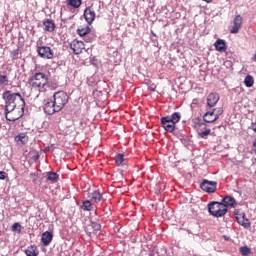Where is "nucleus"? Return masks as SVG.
Here are the masks:
<instances>
[{"instance_id": "nucleus-27", "label": "nucleus", "mask_w": 256, "mask_h": 256, "mask_svg": "<svg viewBox=\"0 0 256 256\" xmlns=\"http://www.w3.org/2000/svg\"><path fill=\"white\" fill-rule=\"evenodd\" d=\"M81 209L83 211H93V204L91 203V201L86 200L82 203Z\"/></svg>"}, {"instance_id": "nucleus-34", "label": "nucleus", "mask_w": 256, "mask_h": 256, "mask_svg": "<svg viewBox=\"0 0 256 256\" xmlns=\"http://www.w3.org/2000/svg\"><path fill=\"white\" fill-rule=\"evenodd\" d=\"M7 179V173L5 171H0V180L4 181Z\"/></svg>"}, {"instance_id": "nucleus-6", "label": "nucleus", "mask_w": 256, "mask_h": 256, "mask_svg": "<svg viewBox=\"0 0 256 256\" xmlns=\"http://www.w3.org/2000/svg\"><path fill=\"white\" fill-rule=\"evenodd\" d=\"M53 99L57 111H61L69 103V95L65 91L54 93Z\"/></svg>"}, {"instance_id": "nucleus-28", "label": "nucleus", "mask_w": 256, "mask_h": 256, "mask_svg": "<svg viewBox=\"0 0 256 256\" xmlns=\"http://www.w3.org/2000/svg\"><path fill=\"white\" fill-rule=\"evenodd\" d=\"M124 162H125V155L117 154L115 157V163L117 167H121V165H123Z\"/></svg>"}, {"instance_id": "nucleus-2", "label": "nucleus", "mask_w": 256, "mask_h": 256, "mask_svg": "<svg viewBox=\"0 0 256 256\" xmlns=\"http://www.w3.org/2000/svg\"><path fill=\"white\" fill-rule=\"evenodd\" d=\"M29 83L33 89H37L40 93H45L49 77L43 72H36L30 77Z\"/></svg>"}, {"instance_id": "nucleus-39", "label": "nucleus", "mask_w": 256, "mask_h": 256, "mask_svg": "<svg viewBox=\"0 0 256 256\" xmlns=\"http://www.w3.org/2000/svg\"><path fill=\"white\" fill-rule=\"evenodd\" d=\"M205 1L206 3H211L213 0H203Z\"/></svg>"}, {"instance_id": "nucleus-24", "label": "nucleus", "mask_w": 256, "mask_h": 256, "mask_svg": "<svg viewBox=\"0 0 256 256\" xmlns=\"http://www.w3.org/2000/svg\"><path fill=\"white\" fill-rule=\"evenodd\" d=\"M237 221L239 225H242V227H244V229H249V227H251V222L249 221V219H245V215H243L242 219L237 218Z\"/></svg>"}, {"instance_id": "nucleus-23", "label": "nucleus", "mask_w": 256, "mask_h": 256, "mask_svg": "<svg viewBox=\"0 0 256 256\" xmlns=\"http://www.w3.org/2000/svg\"><path fill=\"white\" fill-rule=\"evenodd\" d=\"M67 5L73 7L74 9H79L83 5V0H68Z\"/></svg>"}, {"instance_id": "nucleus-8", "label": "nucleus", "mask_w": 256, "mask_h": 256, "mask_svg": "<svg viewBox=\"0 0 256 256\" xmlns=\"http://www.w3.org/2000/svg\"><path fill=\"white\" fill-rule=\"evenodd\" d=\"M70 49L73 51L75 55H81L83 51H85V43L81 40L74 39L70 43Z\"/></svg>"}, {"instance_id": "nucleus-10", "label": "nucleus", "mask_w": 256, "mask_h": 256, "mask_svg": "<svg viewBox=\"0 0 256 256\" xmlns=\"http://www.w3.org/2000/svg\"><path fill=\"white\" fill-rule=\"evenodd\" d=\"M59 111L60 110H57L54 100H46L44 103V113H46V115H53L55 113H59Z\"/></svg>"}, {"instance_id": "nucleus-7", "label": "nucleus", "mask_w": 256, "mask_h": 256, "mask_svg": "<svg viewBox=\"0 0 256 256\" xmlns=\"http://www.w3.org/2000/svg\"><path fill=\"white\" fill-rule=\"evenodd\" d=\"M4 115L5 119L7 121H17L18 119H21L23 117V109L21 107H12V108H4Z\"/></svg>"}, {"instance_id": "nucleus-41", "label": "nucleus", "mask_w": 256, "mask_h": 256, "mask_svg": "<svg viewBox=\"0 0 256 256\" xmlns=\"http://www.w3.org/2000/svg\"><path fill=\"white\" fill-rule=\"evenodd\" d=\"M35 159H39V155H37V156L35 157Z\"/></svg>"}, {"instance_id": "nucleus-16", "label": "nucleus", "mask_w": 256, "mask_h": 256, "mask_svg": "<svg viewBox=\"0 0 256 256\" xmlns=\"http://www.w3.org/2000/svg\"><path fill=\"white\" fill-rule=\"evenodd\" d=\"M220 203H222L225 209H228V207H235V205H237V200L231 196H226Z\"/></svg>"}, {"instance_id": "nucleus-1", "label": "nucleus", "mask_w": 256, "mask_h": 256, "mask_svg": "<svg viewBox=\"0 0 256 256\" xmlns=\"http://www.w3.org/2000/svg\"><path fill=\"white\" fill-rule=\"evenodd\" d=\"M2 98L5 103L4 109L17 107V103H19V107H21V109H25V99L19 92H13L11 90H6L2 94Z\"/></svg>"}, {"instance_id": "nucleus-5", "label": "nucleus", "mask_w": 256, "mask_h": 256, "mask_svg": "<svg viewBox=\"0 0 256 256\" xmlns=\"http://www.w3.org/2000/svg\"><path fill=\"white\" fill-rule=\"evenodd\" d=\"M36 53H38V57H41V59H53V57H55L53 49L49 46H44L43 40L36 42Z\"/></svg>"}, {"instance_id": "nucleus-29", "label": "nucleus", "mask_w": 256, "mask_h": 256, "mask_svg": "<svg viewBox=\"0 0 256 256\" xmlns=\"http://www.w3.org/2000/svg\"><path fill=\"white\" fill-rule=\"evenodd\" d=\"M240 253L242 256H249L251 255V248L247 246L240 247Z\"/></svg>"}, {"instance_id": "nucleus-12", "label": "nucleus", "mask_w": 256, "mask_h": 256, "mask_svg": "<svg viewBox=\"0 0 256 256\" xmlns=\"http://www.w3.org/2000/svg\"><path fill=\"white\" fill-rule=\"evenodd\" d=\"M95 10L91 7H87L85 10H84V18H85V21L91 25V23H93L95 21Z\"/></svg>"}, {"instance_id": "nucleus-4", "label": "nucleus", "mask_w": 256, "mask_h": 256, "mask_svg": "<svg viewBox=\"0 0 256 256\" xmlns=\"http://www.w3.org/2000/svg\"><path fill=\"white\" fill-rule=\"evenodd\" d=\"M208 211L210 215H212V217L219 218V217H225L229 209L225 208V206L221 202H210L208 204Z\"/></svg>"}, {"instance_id": "nucleus-33", "label": "nucleus", "mask_w": 256, "mask_h": 256, "mask_svg": "<svg viewBox=\"0 0 256 256\" xmlns=\"http://www.w3.org/2000/svg\"><path fill=\"white\" fill-rule=\"evenodd\" d=\"M90 227L94 230V231H101V224L97 223V222H92Z\"/></svg>"}, {"instance_id": "nucleus-40", "label": "nucleus", "mask_w": 256, "mask_h": 256, "mask_svg": "<svg viewBox=\"0 0 256 256\" xmlns=\"http://www.w3.org/2000/svg\"><path fill=\"white\" fill-rule=\"evenodd\" d=\"M203 125H205V123H200V124H199V127H201V126H203Z\"/></svg>"}, {"instance_id": "nucleus-35", "label": "nucleus", "mask_w": 256, "mask_h": 256, "mask_svg": "<svg viewBox=\"0 0 256 256\" xmlns=\"http://www.w3.org/2000/svg\"><path fill=\"white\" fill-rule=\"evenodd\" d=\"M93 39H95V36H93V35L85 37L86 43H91V41H93Z\"/></svg>"}, {"instance_id": "nucleus-25", "label": "nucleus", "mask_w": 256, "mask_h": 256, "mask_svg": "<svg viewBox=\"0 0 256 256\" xmlns=\"http://www.w3.org/2000/svg\"><path fill=\"white\" fill-rule=\"evenodd\" d=\"M9 85V77L0 73V87H7Z\"/></svg>"}, {"instance_id": "nucleus-30", "label": "nucleus", "mask_w": 256, "mask_h": 256, "mask_svg": "<svg viewBox=\"0 0 256 256\" xmlns=\"http://www.w3.org/2000/svg\"><path fill=\"white\" fill-rule=\"evenodd\" d=\"M21 229H22V227H21V224H20L19 222H16V223H14V224L11 226V231H12L13 233H15V232L21 233Z\"/></svg>"}, {"instance_id": "nucleus-36", "label": "nucleus", "mask_w": 256, "mask_h": 256, "mask_svg": "<svg viewBox=\"0 0 256 256\" xmlns=\"http://www.w3.org/2000/svg\"><path fill=\"white\" fill-rule=\"evenodd\" d=\"M224 65H226V67H231L233 65V63L229 60L224 62Z\"/></svg>"}, {"instance_id": "nucleus-37", "label": "nucleus", "mask_w": 256, "mask_h": 256, "mask_svg": "<svg viewBox=\"0 0 256 256\" xmlns=\"http://www.w3.org/2000/svg\"><path fill=\"white\" fill-rule=\"evenodd\" d=\"M150 91H155V89H157V86H155V84H152L151 86H149Z\"/></svg>"}, {"instance_id": "nucleus-21", "label": "nucleus", "mask_w": 256, "mask_h": 256, "mask_svg": "<svg viewBox=\"0 0 256 256\" xmlns=\"http://www.w3.org/2000/svg\"><path fill=\"white\" fill-rule=\"evenodd\" d=\"M91 33V28L89 26L79 27L77 29V34L80 37H87Z\"/></svg>"}, {"instance_id": "nucleus-13", "label": "nucleus", "mask_w": 256, "mask_h": 256, "mask_svg": "<svg viewBox=\"0 0 256 256\" xmlns=\"http://www.w3.org/2000/svg\"><path fill=\"white\" fill-rule=\"evenodd\" d=\"M216 109H213L212 112H206L203 115V121H205V123H215V121H217V119H219V114H215Z\"/></svg>"}, {"instance_id": "nucleus-9", "label": "nucleus", "mask_w": 256, "mask_h": 256, "mask_svg": "<svg viewBox=\"0 0 256 256\" xmlns=\"http://www.w3.org/2000/svg\"><path fill=\"white\" fill-rule=\"evenodd\" d=\"M200 188L206 193H215V191H217V182L203 180V182L200 184Z\"/></svg>"}, {"instance_id": "nucleus-32", "label": "nucleus", "mask_w": 256, "mask_h": 256, "mask_svg": "<svg viewBox=\"0 0 256 256\" xmlns=\"http://www.w3.org/2000/svg\"><path fill=\"white\" fill-rule=\"evenodd\" d=\"M210 134H211V129H206L205 131L198 133L199 137H201L202 139H207V136Z\"/></svg>"}, {"instance_id": "nucleus-38", "label": "nucleus", "mask_w": 256, "mask_h": 256, "mask_svg": "<svg viewBox=\"0 0 256 256\" xmlns=\"http://www.w3.org/2000/svg\"><path fill=\"white\" fill-rule=\"evenodd\" d=\"M251 129L256 133V123L251 124Z\"/></svg>"}, {"instance_id": "nucleus-31", "label": "nucleus", "mask_w": 256, "mask_h": 256, "mask_svg": "<svg viewBox=\"0 0 256 256\" xmlns=\"http://www.w3.org/2000/svg\"><path fill=\"white\" fill-rule=\"evenodd\" d=\"M10 55L13 61H17V59H19V49L12 50Z\"/></svg>"}, {"instance_id": "nucleus-42", "label": "nucleus", "mask_w": 256, "mask_h": 256, "mask_svg": "<svg viewBox=\"0 0 256 256\" xmlns=\"http://www.w3.org/2000/svg\"><path fill=\"white\" fill-rule=\"evenodd\" d=\"M1 235H2V231L0 230V237H1Z\"/></svg>"}, {"instance_id": "nucleus-22", "label": "nucleus", "mask_w": 256, "mask_h": 256, "mask_svg": "<svg viewBox=\"0 0 256 256\" xmlns=\"http://www.w3.org/2000/svg\"><path fill=\"white\" fill-rule=\"evenodd\" d=\"M46 177L47 181H50V183H57L59 181V174L56 172H47Z\"/></svg>"}, {"instance_id": "nucleus-20", "label": "nucleus", "mask_w": 256, "mask_h": 256, "mask_svg": "<svg viewBox=\"0 0 256 256\" xmlns=\"http://www.w3.org/2000/svg\"><path fill=\"white\" fill-rule=\"evenodd\" d=\"M90 199L91 201H94V203H100V201H103V195L98 190H95L90 193Z\"/></svg>"}, {"instance_id": "nucleus-26", "label": "nucleus", "mask_w": 256, "mask_h": 256, "mask_svg": "<svg viewBox=\"0 0 256 256\" xmlns=\"http://www.w3.org/2000/svg\"><path fill=\"white\" fill-rule=\"evenodd\" d=\"M244 85H246V87H253V85H255V79H253V76L247 75L244 79Z\"/></svg>"}, {"instance_id": "nucleus-17", "label": "nucleus", "mask_w": 256, "mask_h": 256, "mask_svg": "<svg viewBox=\"0 0 256 256\" xmlns=\"http://www.w3.org/2000/svg\"><path fill=\"white\" fill-rule=\"evenodd\" d=\"M214 47L219 53H225V51H227V43H225L223 39L216 40Z\"/></svg>"}, {"instance_id": "nucleus-3", "label": "nucleus", "mask_w": 256, "mask_h": 256, "mask_svg": "<svg viewBox=\"0 0 256 256\" xmlns=\"http://www.w3.org/2000/svg\"><path fill=\"white\" fill-rule=\"evenodd\" d=\"M160 121L164 131L173 133L177 127V123L181 121V113L174 112L171 116L162 117Z\"/></svg>"}, {"instance_id": "nucleus-11", "label": "nucleus", "mask_w": 256, "mask_h": 256, "mask_svg": "<svg viewBox=\"0 0 256 256\" xmlns=\"http://www.w3.org/2000/svg\"><path fill=\"white\" fill-rule=\"evenodd\" d=\"M241 25H243V17H241V15L235 16L233 20V26L230 29V33L232 34L239 33V29H241Z\"/></svg>"}, {"instance_id": "nucleus-18", "label": "nucleus", "mask_w": 256, "mask_h": 256, "mask_svg": "<svg viewBox=\"0 0 256 256\" xmlns=\"http://www.w3.org/2000/svg\"><path fill=\"white\" fill-rule=\"evenodd\" d=\"M41 241L45 247L53 241V233L46 231L42 234Z\"/></svg>"}, {"instance_id": "nucleus-14", "label": "nucleus", "mask_w": 256, "mask_h": 256, "mask_svg": "<svg viewBox=\"0 0 256 256\" xmlns=\"http://www.w3.org/2000/svg\"><path fill=\"white\" fill-rule=\"evenodd\" d=\"M219 94L218 93H210L207 97V105L208 107H215L217 103H219Z\"/></svg>"}, {"instance_id": "nucleus-19", "label": "nucleus", "mask_w": 256, "mask_h": 256, "mask_svg": "<svg viewBox=\"0 0 256 256\" xmlns=\"http://www.w3.org/2000/svg\"><path fill=\"white\" fill-rule=\"evenodd\" d=\"M25 255L26 256H39V249H37V246L30 245L25 249Z\"/></svg>"}, {"instance_id": "nucleus-15", "label": "nucleus", "mask_w": 256, "mask_h": 256, "mask_svg": "<svg viewBox=\"0 0 256 256\" xmlns=\"http://www.w3.org/2000/svg\"><path fill=\"white\" fill-rule=\"evenodd\" d=\"M43 26H44V31H46L47 33H53V31H55V29L57 27L55 25V22L51 19L44 20Z\"/></svg>"}]
</instances>
